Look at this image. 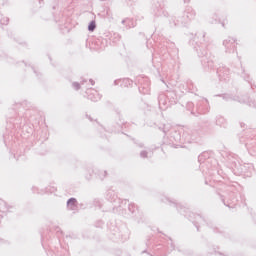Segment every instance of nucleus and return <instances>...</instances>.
Instances as JSON below:
<instances>
[{"mask_svg":"<svg viewBox=\"0 0 256 256\" xmlns=\"http://www.w3.org/2000/svg\"><path fill=\"white\" fill-rule=\"evenodd\" d=\"M75 205H77V199L71 198V199L68 200L67 206H68L70 209H73V208L75 207Z\"/></svg>","mask_w":256,"mask_h":256,"instance_id":"obj_1","label":"nucleus"},{"mask_svg":"<svg viewBox=\"0 0 256 256\" xmlns=\"http://www.w3.org/2000/svg\"><path fill=\"white\" fill-rule=\"evenodd\" d=\"M95 27H96L95 21H92L90 22L88 29L89 31H95Z\"/></svg>","mask_w":256,"mask_h":256,"instance_id":"obj_2","label":"nucleus"},{"mask_svg":"<svg viewBox=\"0 0 256 256\" xmlns=\"http://www.w3.org/2000/svg\"><path fill=\"white\" fill-rule=\"evenodd\" d=\"M76 89H79V84H75Z\"/></svg>","mask_w":256,"mask_h":256,"instance_id":"obj_3","label":"nucleus"}]
</instances>
